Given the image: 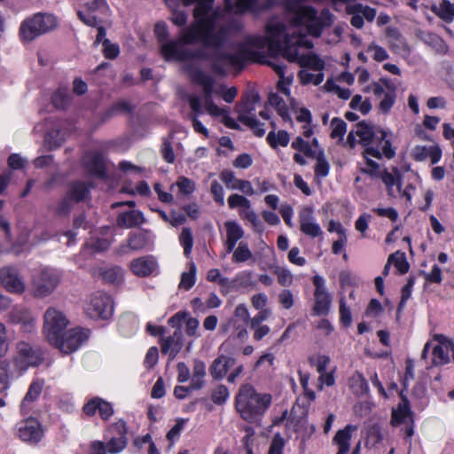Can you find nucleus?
<instances>
[{"label": "nucleus", "mask_w": 454, "mask_h": 454, "mask_svg": "<svg viewBox=\"0 0 454 454\" xmlns=\"http://www.w3.org/2000/svg\"><path fill=\"white\" fill-rule=\"evenodd\" d=\"M154 34H155L156 37L158 38L159 42H160L162 43L161 47H160V51H161V54H163L162 53V45L170 42V41L166 42L167 39L168 38V31L167 24L164 21L157 22L154 27ZM162 56L164 57V55H162Z\"/></svg>", "instance_id": "49"}, {"label": "nucleus", "mask_w": 454, "mask_h": 454, "mask_svg": "<svg viewBox=\"0 0 454 454\" xmlns=\"http://www.w3.org/2000/svg\"><path fill=\"white\" fill-rule=\"evenodd\" d=\"M331 137L340 138L341 140L347 130V123L343 120L335 117L331 121Z\"/></svg>", "instance_id": "44"}, {"label": "nucleus", "mask_w": 454, "mask_h": 454, "mask_svg": "<svg viewBox=\"0 0 454 454\" xmlns=\"http://www.w3.org/2000/svg\"><path fill=\"white\" fill-rule=\"evenodd\" d=\"M315 304L313 311L316 315H327L330 310L332 297L330 294L325 292H315Z\"/></svg>", "instance_id": "27"}, {"label": "nucleus", "mask_w": 454, "mask_h": 454, "mask_svg": "<svg viewBox=\"0 0 454 454\" xmlns=\"http://www.w3.org/2000/svg\"><path fill=\"white\" fill-rule=\"evenodd\" d=\"M44 333L49 342H58L59 336L65 332L68 320L59 309L51 307L44 313Z\"/></svg>", "instance_id": "7"}, {"label": "nucleus", "mask_w": 454, "mask_h": 454, "mask_svg": "<svg viewBox=\"0 0 454 454\" xmlns=\"http://www.w3.org/2000/svg\"><path fill=\"white\" fill-rule=\"evenodd\" d=\"M236 363L235 358L231 356H220L215 358L209 367L210 375L214 380H222Z\"/></svg>", "instance_id": "19"}, {"label": "nucleus", "mask_w": 454, "mask_h": 454, "mask_svg": "<svg viewBox=\"0 0 454 454\" xmlns=\"http://www.w3.org/2000/svg\"><path fill=\"white\" fill-rule=\"evenodd\" d=\"M351 387L356 395H364L369 391L366 379L359 372H356L351 378Z\"/></svg>", "instance_id": "39"}, {"label": "nucleus", "mask_w": 454, "mask_h": 454, "mask_svg": "<svg viewBox=\"0 0 454 454\" xmlns=\"http://www.w3.org/2000/svg\"><path fill=\"white\" fill-rule=\"evenodd\" d=\"M86 9L89 12H95L102 11L107 12L110 11V7L106 0H92L85 4Z\"/></svg>", "instance_id": "56"}, {"label": "nucleus", "mask_w": 454, "mask_h": 454, "mask_svg": "<svg viewBox=\"0 0 454 454\" xmlns=\"http://www.w3.org/2000/svg\"><path fill=\"white\" fill-rule=\"evenodd\" d=\"M396 94L394 92H386L384 95V98L380 103V110L387 114L392 108L395 101Z\"/></svg>", "instance_id": "60"}, {"label": "nucleus", "mask_w": 454, "mask_h": 454, "mask_svg": "<svg viewBox=\"0 0 454 454\" xmlns=\"http://www.w3.org/2000/svg\"><path fill=\"white\" fill-rule=\"evenodd\" d=\"M102 278L108 283H118L122 279V270L119 267L107 269L102 272Z\"/></svg>", "instance_id": "47"}, {"label": "nucleus", "mask_w": 454, "mask_h": 454, "mask_svg": "<svg viewBox=\"0 0 454 454\" xmlns=\"http://www.w3.org/2000/svg\"><path fill=\"white\" fill-rule=\"evenodd\" d=\"M266 41L270 51L280 52L290 62H298L302 67H309L318 73L325 68V62L316 54L299 55L297 44L302 43V37L299 36L293 42L294 35L286 33V27L282 22L270 21L267 25Z\"/></svg>", "instance_id": "2"}, {"label": "nucleus", "mask_w": 454, "mask_h": 454, "mask_svg": "<svg viewBox=\"0 0 454 454\" xmlns=\"http://www.w3.org/2000/svg\"><path fill=\"white\" fill-rule=\"evenodd\" d=\"M179 191L184 194H190L194 191L193 182L184 176H180L176 182Z\"/></svg>", "instance_id": "64"}, {"label": "nucleus", "mask_w": 454, "mask_h": 454, "mask_svg": "<svg viewBox=\"0 0 454 454\" xmlns=\"http://www.w3.org/2000/svg\"><path fill=\"white\" fill-rule=\"evenodd\" d=\"M268 102L270 106H274L278 114L283 120L289 119L288 109L284 99L277 93H270L268 98Z\"/></svg>", "instance_id": "35"}, {"label": "nucleus", "mask_w": 454, "mask_h": 454, "mask_svg": "<svg viewBox=\"0 0 454 454\" xmlns=\"http://www.w3.org/2000/svg\"><path fill=\"white\" fill-rule=\"evenodd\" d=\"M228 205L231 208L241 207L249 209L251 207L250 201L246 197L237 193L232 194L228 198Z\"/></svg>", "instance_id": "50"}, {"label": "nucleus", "mask_w": 454, "mask_h": 454, "mask_svg": "<svg viewBox=\"0 0 454 454\" xmlns=\"http://www.w3.org/2000/svg\"><path fill=\"white\" fill-rule=\"evenodd\" d=\"M179 242L184 248V254L188 258L192 253L193 247V236L190 228H183L179 236Z\"/></svg>", "instance_id": "37"}, {"label": "nucleus", "mask_w": 454, "mask_h": 454, "mask_svg": "<svg viewBox=\"0 0 454 454\" xmlns=\"http://www.w3.org/2000/svg\"><path fill=\"white\" fill-rule=\"evenodd\" d=\"M57 27L55 16L50 13L37 12L23 20L20 27V36L26 41L47 34Z\"/></svg>", "instance_id": "5"}, {"label": "nucleus", "mask_w": 454, "mask_h": 454, "mask_svg": "<svg viewBox=\"0 0 454 454\" xmlns=\"http://www.w3.org/2000/svg\"><path fill=\"white\" fill-rule=\"evenodd\" d=\"M60 273L53 268L44 267L32 278V294L36 298H45L51 294L60 282Z\"/></svg>", "instance_id": "6"}, {"label": "nucleus", "mask_w": 454, "mask_h": 454, "mask_svg": "<svg viewBox=\"0 0 454 454\" xmlns=\"http://www.w3.org/2000/svg\"><path fill=\"white\" fill-rule=\"evenodd\" d=\"M52 104L56 108L64 109L70 102V97L61 91H57L52 96Z\"/></svg>", "instance_id": "59"}, {"label": "nucleus", "mask_w": 454, "mask_h": 454, "mask_svg": "<svg viewBox=\"0 0 454 454\" xmlns=\"http://www.w3.org/2000/svg\"><path fill=\"white\" fill-rule=\"evenodd\" d=\"M114 428L118 430L120 436L113 437L107 443L108 451L112 454L119 453L126 447L127 444V441L125 438V422L119 421L114 425Z\"/></svg>", "instance_id": "26"}, {"label": "nucleus", "mask_w": 454, "mask_h": 454, "mask_svg": "<svg viewBox=\"0 0 454 454\" xmlns=\"http://www.w3.org/2000/svg\"><path fill=\"white\" fill-rule=\"evenodd\" d=\"M134 110V106H132L129 102L121 100L114 104L106 113L107 118H111L114 116L118 113H127L130 114Z\"/></svg>", "instance_id": "43"}, {"label": "nucleus", "mask_w": 454, "mask_h": 454, "mask_svg": "<svg viewBox=\"0 0 454 454\" xmlns=\"http://www.w3.org/2000/svg\"><path fill=\"white\" fill-rule=\"evenodd\" d=\"M214 200L221 206L224 205V192L223 186L217 182L213 181L210 188Z\"/></svg>", "instance_id": "57"}, {"label": "nucleus", "mask_w": 454, "mask_h": 454, "mask_svg": "<svg viewBox=\"0 0 454 454\" xmlns=\"http://www.w3.org/2000/svg\"><path fill=\"white\" fill-rule=\"evenodd\" d=\"M275 3L284 5L285 9L293 14L290 18L294 27L305 26L308 33L315 37H319L325 27H331L333 23V14L328 9H324L317 19V12L311 6H301L297 0H267L266 7L272 6Z\"/></svg>", "instance_id": "3"}, {"label": "nucleus", "mask_w": 454, "mask_h": 454, "mask_svg": "<svg viewBox=\"0 0 454 454\" xmlns=\"http://www.w3.org/2000/svg\"><path fill=\"white\" fill-rule=\"evenodd\" d=\"M377 136L373 137L372 144L376 145V147L369 146L364 149V154H369L374 158L380 159L382 154L380 151L381 145L382 152L387 159H392L395 155V151L391 148V143L387 139V132L380 128H376Z\"/></svg>", "instance_id": "13"}, {"label": "nucleus", "mask_w": 454, "mask_h": 454, "mask_svg": "<svg viewBox=\"0 0 454 454\" xmlns=\"http://www.w3.org/2000/svg\"><path fill=\"white\" fill-rule=\"evenodd\" d=\"M86 170L99 178L106 176V160L103 155L98 152L87 153L82 160Z\"/></svg>", "instance_id": "16"}, {"label": "nucleus", "mask_w": 454, "mask_h": 454, "mask_svg": "<svg viewBox=\"0 0 454 454\" xmlns=\"http://www.w3.org/2000/svg\"><path fill=\"white\" fill-rule=\"evenodd\" d=\"M116 222L119 227L130 229L140 226L146 222V219L141 211L129 210L119 214Z\"/></svg>", "instance_id": "20"}, {"label": "nucleus", "mask_w": 454, "mask_h": 454, "mask_svg": "<svg viewBox=\"0 0 454 454\" xmlns=\"http://www.w3.org/2000/svg\"><path fill=\"white\" fill-rule=\"evenodd\" d=\"M351 12L361 13L363 19H365L369 22H372L376 15V10L374 8L364 6L362 4L351 5Z\"/></svg>", "instance_id": "46"}, {"label": "nucleus", "mask_w": 454, "mask_h": 454, "mask_svg": "<svg viewBox=\"0 0 454 454\" xmlns=\"http://www.w3.org/2000/svg\"><path fill=\"white\" fill-rule=\"evenodd\" d=\"M87 333L81 329H71L62 333L59 336L58 342H51L65 354L72 353L79 348V347L88 340Z\"/></svg>", "instance_id": "9"}, {"label": "nucleus", "mask_w": 454, "mask_h": 454, "mask_svg": "<svg viewBox=\"0 0 454 454\" xmlns=\"http://www.w3.org/2000/svg\"><path fill=\"white\" fill-rule=\"evenodd\" d=\"M415 283V278L412 277H410L406 285L402 288V297L400 303L398 305V310H401L403 309V307L406 304V301L409 300V298L411 295V290Z\"/></svg>", "instance_id": "53"}, {"label": "nucleus", "mask_w": 454, "mask_h": 454, "mask_svg": "<svg viewBox=\"0 0 454 454\" xmlns=\"http://www.w3.org/2000/svg\"><path fill=\"white\" fill-rule=\"evenodd\" d=\"M271 400V395L257 393L252 385L244 384L236 395L235 407L244 420L254 423L265 413Z\"/></svg>", "instance_id": "4"}, {"label": "nucleus", "mask_w": 454, "mask_h": 454, "mask_svg": "<svg viewBox=\"0 0 454 454\" xmlns=\"http://www.w3.org/2000/svg\"><path fill=\"white\" fill-rule=\"evenodd\" d=\"M387 36L389 39V46L395 52L408 50L406 42L397 28L387 27Z\"/></svg>", "instance_id": "28"}, {"label": "nucleus", "mask_w": 454, "mask_h": 454, "mask_svg": "<svg viewBox=\"0 0 454 454\" xmlns=\"http://www.w3.org/2000/svg\"><path fill=\"white\" fill-rule=\"evenodd\" d=\"M0 282L12 294H21L26 289L25 283L19 270L12 266L0 269Z\"/></svg>", "instance_id": "11"}, {"label": "nucleus", "mask_w": 454, "mask_h": 454, "mask_svg": "<svg viewBox=\"0 0 454 454\" xmlns=\"http://www.w3.org/2000/svg\"><path fill=\"white\" fill-rule=\"evenodd\" d=\"M214 0H197L193 10L195 21L183 29L180 43L201 46L195 50L181 49L177 41H171L162 45V53L166 60L176 59L178 61L201 59L211 61V69L216 74L224 73L222 64L242 67L245 57L243 53H229L223 51L228 39V29L224 27H215L213 20L207 18Z\"/></svg>", "instance_id": "1"}, {"label": "nucleus", "mask_w": 454, "mask_h": 454, "mask_svg": "<svg viewBox=\"0 0 454 454\" xmlns=\"http://www.w3.org/2000/svg\"><path fill=\"white\" fill-rule=\"evenodd\" d=\"M18 354L24 359L27 365H37L41 360V351L34 348L30 344L25 341H20L17 344Z\"/></svg>", "instance_id": "23"}, {"label": "nucleus", "mask_w": 454, "mask_h": 454, "mask_svg": "<svg viewBox=\"0 0 454 454\" xmlns=\"http://www.w3.org/2000/svg\"><path fill=\"white\" fill-rule=\"evenodd\" d=\"M73 200L68 198V195L66 193V196L59 202L55 209V213L59 215H65L70 213L73 207Z\"/></svg>", "instance_id": "58"}, {"label": "nucleus", "mask_w": 454, "mask_h": 454, "mask_svg": "<svg viewBox=\"0 0 454 454\" xmlns=\"http://www.w3.org/2000/svg\"><path fill=\"white\" fill-rule=\"evenodd\" d=\"M356 427L351 425H347L343 429L339 430L333 441L339 447V450L337 454H348L350 449V438L351 433L356 430Z\"/></svg>", "instance_id": "25"}, {"label": "nucleus", "mask_w": 454, "mask_h": 454, "mask_svg": "<svg viewBox=\"0 0 454 454\" xmlns=\"http://www.w3.org/2000/svg\"><path fill=\"white\" fill-rule=\"evenodd\" d=\"M268 144L274 149L278 145L286 146L289 143L290 137L286 130H278V132L270 131L267 135Z\"/></svg>", "instance_id": "30"}, {"label": "nucleus", "mask_w": 454, "mask_h": 454, "mask_svg": "<svg viewBox=\"0 0 454 454\" xmlns=\"http://www.w3.org/2000/svg\"><path fill=\"white\" fill-rule=\"evenodd\" d=\"M183 70L193 82L202 86L204 97L212 96L215 86V80L212 76L202 71L199 65L191 61L183 66Z\"/></svg>", "instance_id": "10"}, {"label": "nucleus", "mask_w": 454, "mask_h": 454, "mask_svg": "<svg viewBox=\"0 0 454 454\" xmlns=\"http://www.w3.org/2000/svg\"><path fill=\"white\" fill-rule=\"evenodd\" d=\"M9 367L10 364L6 360H0V393L9 387Z\"/></svg>", "instance_id": "48"}, {"label": "nucleus", "mask_w": 454, "mask_h": 454, "mask_svg": "<svg viewBox=\"0 0 454 454\" xmlns=\"http://www.w3.org/2000/svg\"><path fill=\"white\" fill-rule=\"evenodd\" d=\"M433 356L434 365L445 364L450 361L448 352L440 345H436L434 348Z\"/></svg>", "instance_id": "52"}, {"label": "nucleus", "mask_w": 454, "mask_h": 454, "mask_svg": "<svg viewBox=\"0 0 454 454\" xmlns=\"http://www.w3.org/2000/svg\"><path fill=\"white\" fill-rule=\"evenodd\" d=\"M195 274H196V266L193 262L190 264V270L188 272H183L181 276V281L179 284V288H184L185 290L191 289L195 284Z\"/></svg>", "instance_id": "42"}, {"label": "nucleus", "mask_w": 454, "mask_h": 454, "mask_svg": "<svg viewBox=\"0 0 454 454\" xmlns=\"http://www.w3.org/2000/svg\"><path fill=\"white\" fill-rule=\"evenodd\" d=\"M92 188L93 184L91 182L74 181L68 184L67 194L73 202L79 203L85 201L90 197Z\"/></svg>", "instance_id": "18"}, {"label": "nucleus", "mask_w": 454, "mask_h": 454, "mask_svg": "<svg viewBox=\"0 0 454 454\" xmlns=\"http://www.w3.org/2000/svg\"><path fill=\"white\" fill-rule=\"evenodd\" d=\"M220 178L229 189L239 190L249 196L254 193V190L249 181L236 178L234 172L231 170H223L220 174Z\"/></svg>", "instance_id": "17"}, {"label": "nucleus", "mask_w": 454, "mask_h": 454, "mask_svg": "<svg viewBox=\"0 0 454 454\" xmlns=\"http://www.w3.org/2000/svg\"><path fill=\"white\" fill-rule=\"evenodd\" d=\"M18 435L23 442L37 443L41 441L43 432L37 419L30 418L18 425Z\"/></svg>", "instance_id": "12"}, {"label": "nucleus", "mask_w": 454, "mask_h": 454, "mask_svg": "<svg viewBox=\"0 0 454 454\" xmlns=\"http://www.w3.org/2000/svg\"><path fill=\"white\" fill-rule=\"evenodd\" d=\"M275 273L277 274L278 281L281 286H289L292 285L293 275L288 270L278 268L276 270Z\"/></svg>", "instance_id": "63"}, {"label": "nucleus", "mask_w": 454, "mask_h": 454, "mask_svg": "<svg viewBox=\"0 0 454 454\" xmlns=\"http://www.w3.org/2000/svg\"><path fill=\"white\" fill-rule=\"evenodd\" d=\"M330 165L325 158L323 149H319L317 155V164L315 166V178H324L328 176Z\"/></svg>", "instance_id": "32"}, {"label": "nucleus", "mask_w": 454, "mask_h": 454, "mask_svg": "<svg viewBox=\"0 0 454 454\" xmlns=\"http://www.w3.org/2000/svg\"><path fill=\"white\" fill-rule=\"evenodd\" d=\"M165 339L172 345L170 359H174L183 347V335L181 329H176L171 336Z\"/></svg>", "instance_id": "40"}, {"label": "nucleus", "mask_w": 454, "mask_h": 454, "mask_svg": "<svg viewBox=\"0 0 454 454\" xmlns=\"http://www.w3.org/2000/svg\"><path fill=\"white\" fill-rule=\"evenodd\" d=\"M85 311L90 318L107 319L114 312L113 300L108 294L97 292L91 296Z\"/></svg>", "instance_id": "8"}, {"label": "nucleus", "mask_w": 454, "mask_h": 454, "mask_svg": "<svg viewBox=\"0 0 454 454\" xmlns=\"http://www.w3.org/2000/svg\"><path fill=\"white\" fill-rule=\"evenodd\" d=\"M232 262H245L253 257V254L250 251L248 245L244 242H240L237 248L232 251Z\"/></svg>", "instance_id": "38"}, {"label": "nucleus", "mask_w": 454, "mask_h": 454, "mask_svg": "<svg viewBox=\"0 0 454 454\" xmlns=\"http://www.w3.org/2000/svg\"><path fill=\"white\" fill-rule=\"evenodd\" d=\"M433 12L447 23H450L454 20V4L449 0H442L438 7L433 8Z\"/></svg>", "instance_id": "29"}, {"label": "nucleus", "mask_w": 454, "mask_h": 454, "mask_svg": "<svg viewBox=\"0 0 454 454\" xmlns=\"http://www.w3.org/2000/svg\"><path fill=\"white\" fill-rule=\"evenodd\" d=\"M236 288L248 287L254 285L253 281V273L251 271H243L239 273L235 278Z\"/></svg>", "instance_id": "51"}, {"label": "nucleus", "mask_w": 454, "mask_h": 454, "mask_svg": "<svg viewBox=\"0 0 454 454\" xmlns=\"http://www.w3.org/2000/svg\"><path fill=\"white\" fill-rule=\"evenodd\" d=\"M244 218L252 223L253 228L255 231L262 233L264 231V225L254 211H247L245 213Z\"/></svg>", "instance_id": "55"}, {"label": "nucleus", "mask_w": 454, "mask_h": 454, "mask_svg": "<svg viewBox=\"0 0 454 454\" xmlns=\"http://www.w3.org/2000/svg\"><path fill=\"white\" fill-rule=\"evenodd\" d=\"M355 132L356 137H359V143L366 147L372 144L373 137L377 136L376 128L365 121H362L356 125Z\"/></svg>", "instance_id": "22"}, {"label": "nucleus", "mask_w": 454, "mask_h": 454, "mask_svg": "<svg viewBox=\"0 0 454 454\" xmlns=\"http://www.w3.org/2000/svg\"><path fill=\"white\" fill-rule=\"evenodd\" d=\"M254 106L251 105L249 102L245 101L243 106L239 110L238 120L249 127L254 134L259 137H262L265 134V129L262 128L263 124L260 123V121L256 119L254 114H251L254 111Z\"/></svg>", "instance_id": "14"}, {"label": "nucleus", "mask_w": 454, "mask_h": 454, "mask_svg": "<svg viewBox=\"0 0 454 454\" xmlns=\"http://www.w3.org/2000/svg\"><path fill=\"white\" fill-rule=\"evenodd\" d=\"M284 445L283 437L279 434H275L270 442L268 454H282Z\"/></svg>", "instance_id": "62"}, {"label": "nucleus", "mask_w": 454, "mask_h": 454, "mask_svg": "<svg viewBox=\"0 0 454 454\" xmlns=\"http://www.w3.org/2000/svg\"><path fill=\"white\" fill-rule=\"evenodd\" d=\"M161 154L168 163H173L176 156L171 143L168 139H164L161 145Z\"/></svg>", "instance_id": "61"}, {"label": "nucleus", "mask_w": 454, "mask_h": 454, "mask_svg": "<svg viewBox=\"0 0 454 454\" xmlns=\"http://www.w3.org/2000/svg\"><path fill=\"white\" fill-rule=\"evenodd\" d=\"M155 262L150 257H139L130 262V270L139 277L149 276L154 270Z\"/></svg>", "instance_id": "24"}, {"label": "nucleus", "mask_w": 454, "mask_h": 454, "mask_svg": "<svg viewBox=\"0 0 454 454\" xmlns=\"http://www.w3.org/2000/svg\"><path fill=\"white\" fill-rule=\"evenodd\" d=\"M43 387V380H36L33 381L28 388L27 393L26 394L22 403L21 409H24L27 404L34 402L38 398L40 394L42 393Z\"/></svg>", "instance_id": "31"}, {"label": "nucleus", "mask_w": 454, "mask_h": 454, "mask_svg": "<svg viewBox=\"0 0 454 454\" xmlns=\"http://www.w3.org/2000/svg\"><path fill=\"white\" fill-rule=\"evenodd\" d=\"M104 56L109 59H114L120 53V48L116 43H112L109 39L103 40Z\"/></svg>", "instance_id": "54"}, {"label": "nucleus", "mask_w": 454, "mask_h": 454, "mask_svg": "<svg viewBox=\"0 0 454 454\" xmlns=\"http://www.w3.org/2000/svg\"><path fill=\"white\" fill-rule=\"evenodd\" d=\"M299 77L301 83L309 84L313 83L315 85L320 84L324 80V74L317 73V74L308 72L307 70H301L299 72Z\"/></svg>", "instance_id": "45"}, {"label": "nucleus", "mask_w": 454, "mask_h": 454, "mask_svg": "<svg viewBox=\"0 0 454 454\" xmlns=\"http://www.w3.org/2000/svg\"><path fill=\"white\" fill-rule=\"evenodd\" d=\"M224 226L226 229V251L231 253L234 250L237 242L243 238L244 231L236 222L232 221L226 222Z\"/></svg>", "instance_id": "21"}, {"label": "nucleus", "mask_w": 454, "mask_h": 454, "mask_svg": "<svg viewBox=\"0 0 454 454\" xmlns=\"http://www.w3.org/2000/svg\"><path fill=\"white\" fill-rule=\"evenodd\" d=\"M389 262L394 263L395 267L401 274H405L410 269V264L403 252L397 251L389 255Z\"/></svg>", "instance_id": "36"}, {"label": "nucleus", "mask_w": 454, "mask_h": 454, "mask_svg": "<svg viewBox=\"0 0 454 454\" xmlns=\"http://www.w3.org/2000/svg\"><path fill=\"white\" fill-rule=\"evenodd\" d=\"M230 396L229 389L224 385H218L211 393V400L216 405H222L226 403Z\"/></svg>", "instance_id": "41"}, {"label": "nucleus", "mask_w": 454, "mask_h": 454, "mask_svg": "<svg viewBox=\"0 0 454 454\" xmlns=\"http://www.w3.org/2000/svg\"><path fill=\"white\" fill-rule=\"evenodd\" d=\"M394 171L397 176H395L393 173H390L386 169L380 174V178H381L382 182L385 184V185L387 186L389 195H392V193H393V186L394 185L396 184L398 186V189L399 190L401 189V181H400L399 171L396 168H394Z\"/></svg>", "instance_id": "33"}, {"label": "nucleus", "mask_w": 454, "mask_h": 454, "mask_svg": "<svg viewBox=\"0 0 454 454\" xmlns=\"http://www.w3.org/2000/svg\"><path fill=\"white\" fill-rule=\"evenodd\" d=\"M149 243V239L146 233H136L132 232L129 234L128 239V247L131 250H141L145 248Z\"/></svg>", "instance_id": "34"}, {"label": "nucleus", "mask_w": 454, "mask_h": 454, "mask_svg": "<svg viewBox=\"0 0 454 454\" xmlns=\"http://www.w3.org/2000/svg\"><path fill=\"white\" fill-rule=\"evenodd\" d=\"M301 231L310 238H317L323 234L322 229L316 223L311 207H304L299 214Z\"/></svg>", "instance_id": "15"}]
</instances>
